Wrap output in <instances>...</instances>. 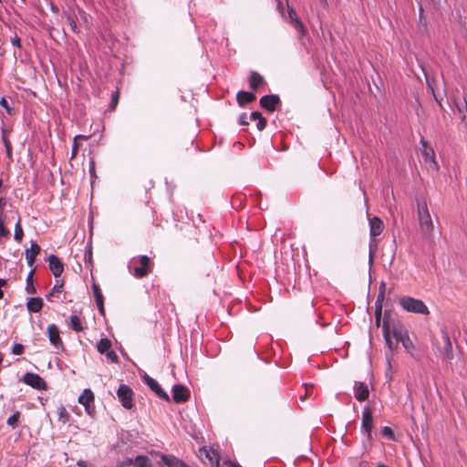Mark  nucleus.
Listing matches in <instances>:
<instances>
[{
    "mask_svg": "<svg viewBox=\"0 0 467 467\" xmlns=\"http://www.w3.org/2000/svg\"><path fill=\"white\" fill-rule=\"evenodd\" d=\"M7 284L6 280L0 278V299L4 297V292L2 291V287L5 286Z\"/></svg>",
    "mask_w": 467,
    "mask_h": 467,
    "instance_id": "nucleus-52",
    "label": "nucleus"
},
{
    "mask_svg": "<svg viewBox=\"0 0 467 467\" xmlns=\"http://www.w3.org/2000/svg\"><path fill=\"white\" fill-rule=\"evenodd\" d=\"M94 394L93 392L87 389L83 391V393L78 397V402L82 404L86 411L91 415L94 411Z\"/></svg>",
    "mask_w": 467,
    "mask_h": 467,
    "instance_id": "nucleus-14",
    "label": "nucleus"
},
{
    "mask_svg": "<svg viewBox=\"0 0 467 467\" xmlns=\"http://www.w3.org/2000/svg\"><path fill=\"white\" fill-rule=\"evenodd\" d=\"M63 16H65L67 17V23L71 28V30L76 33V34H78L79 33V30L78 28V26H77V17L76 16L67 12V11H64L63 12Z\"/></svg>",
    "mask_w": 467,
    "mask_h": 467,
    "instance_id": "nucleus-26",
    "label": "nucleus"
},
{
    "mask_svg": "<svg viewBox=\"0 0 467 467\" xmlns=\"http://www.w3.org/2000/svg\"><path fill=\"white\" fill-rule=\"evenodd\" d=\"M5 204H6V199L1 197L0 198V209H3L5 206Z\"/></svg>",
    "mask_w": 467,
    "mask_h": 467,
    "instance_id": "nucleus-58",
    "label": "nucleus"
},
{
    "mask_svg": "<svg viewBox=\"0 0 467 467\" xmlns=\"http://www.w3.org/2000/svg\"><path fill=\"white\" fill-rule=\"evenodd\" d=\"M143 380L159 398L164 400L167 402L171 401L170 396L161 389L160 384L154 379L145 374L143 376Z\"/></svg>",
    "mask_w": 467,
    "mask_h": 467,
    "instance_id": "nucleus-12",
    "label": "nucleus"
},
{
    "mask_svg": "<svg viewBox=\"0 0 467 467\" xmlns=\"http://www.w3.org/2000/svg\"><path fill=\"white\" fill-rule=\"evenodd\" d=\"M2 139H3V142L5 144V150H6V155L8 157V159L12 161V146H11L10 141L8 140V139L5 136V130H3Z\"/></svg>",
    "mask_w": 467,
    "mask_h": 467,
    "instance_id": "nucleus-35",
    "label": "nucleus"
},
{
    "mask_svg": "<svg viewBox=\"0 0 467 467\" xmlns=\"http://www.w3.org/2000/svg\"><path fill=\"white\" fill-rule=\"evenodd\" d=\"M96 304H97L99 313L102 316H104L105 315L104 299L97 300Z\"/></svg>",
    "mask_w": 467,
    "mask_h": 467,
    "instance_id": "nucleus-47",
    "label": "nucleus"
},
{
    "mask_svg": "<svg viewBox=\"0 0 467 467\" xmlns=\"http://www.w3.org/2000/svg\"><path fill=\"white\" fill-rule=\"evenodd\" d=\"M23 381L38 390H46L47 389V384L38 374L26 372L23 377Z\"/></svg>",
    "mask_w": 467,
    "mask_h": 467,
    "instance_id": "nucleus-7",
    "label": "nucleus"
},
{
    "mask_svg": "<svg viewBox=\"0 0 467 467\" xmlns=\"http://www.w3.org/2000/svg\"><path fill=\"white\" fill-rule=\"evenodd\" d=\"M0 105L5 109L6 112L8 114H11L12 113V108L9 107V104L7 102V100L5 99V98H2L0 99Z\"/></svg>",
    "mask_w": 467,
    "mask_h": 467,
    "instance_id": "nucleus-43",
    "label": "nucleus"
},
{
    "mask_svg": "<svg viewBox=\"0 0 467 467\" xmlns=\"http://www.w3.org/2000/svg\"><path fill=\"white\" fill-rule=\"evenodd\" d=\"M200 458L210 467H219L220 457L217 451L213 449L202 448L200 450Z\"/></svg>",
    "mask_w": 467,
    "mask_h": 467,
    "instance_id": "nucleus-9",
    "label": "nucleus"
},
{
    "mask_svg": "<svg viewBox=\"0 0 467 467\" xmlns=\"http://www.w3.org/2000/svg\"><path fill=\"white\" fill-rule=\"evenodd\" d=\"M381 434L392 441H395V434L390 427H388V426L383 427L381 430Z\"/></svg>",
    "mask_w": 467,
    "mask_h": 467,
    "instance_id": "nucleus-38",
    "label": "nucleus"
},
{
    "mask_svg": "<svg viewBox=\"0 0 467 467\" xmlns=\"http://www.w3.org/2000/svg\"><path fill=\"white\" fill-rule=\"evenodd\" d=\"M355 398L358 401L366 400L369 396L368 385L364 382L356 381L354 384Z\"/></svg>",
    "mask_w": 467,
    "mask_h": 467,
    "instance_id": "nucleus-18",
    "label": "nucleus"
},
{
    "mask_svg": "<svg viewBox=\"0 0 467 467\" xmlns=\"http://www.w3.org/2000/svg\"><path fill=\"white\" fill-rule=\"evenodd\" d=\"M130 465H134V459L127 458L122 462H120L117 467H128Z\"/></svg>",
    "mask_w": 467,
    "mask_h": 467,
    "instance_id": "nucleus-44",
    "label": "nucleus"
},
{
    "mask_svg": "<svg viewBox=\"0 0 467 467\" xmlns=\"http://www.w3.org/2000/svg\"><path fill=\"white\" fill-rule=\"evenodd\" d=\"M382 316V305L375 304V324L377 327L380 326Z\"/></svg>",
    "mask_w": 467,
    "mask_h": 467,
    "instance_id": "nucleus-34",
    "label": "nucleus"
},
{
    "mask_svg": "<svg viewBox=\"0 0 467 467\" xmlns=\"http://www.w3.org/2000/svg\"><path fill=\"white\" fill-rule=\"evenodd\" d=\"M150 454L156 457H160L161 462H159L161 467H189L183 461L175 457L174 455L161 454V452L151 451Z\"/></svg>",
    "mask_w": 467,
    "mask_h": 467,
    "instance_id": "nucleus-8",
    "label": "nucleus"
},
{
    "mask_svg": "<svg viewBox=\"0 0 467 467\" xmlns=\"http://www.w3.org/2000/svg\"><path fill=\"white\" fill-rule=\"evenodd\" d=\"M23 237H24V231H23V228L21 226V219L20 217H18V220L15 225V234H14V239L17 242V243H20L22 240H23Z\"/></svg>",
    "mask_w": 467,
    "mask_h": 467,
    "instance_id": "nucleus-28",
    "label": "nucleus"
},
{
    "mask_svg": "<svg viewBox=\"0 0 467 467\" xmlns=\"http://www.w3.org/2000/svg\"><path fill=\"white\" fill-rule=\"evenodd\" d=\"M385 298V294L383 293V291H379V295H378V297H377V300H376V303L375 304H379V305H382V302Z\"/></svg>",
    "mask_w": 467,
    "mask_h": 467,
    "instance_id": "nucleus-50",
    "label": "nucleus"
},
{
    "mask_svg": "<svg viewBox=\"0 0 467 467\" xmlns=\"http://www.w3.org/2000/svg\"><path fill=\"white\" fill-rule=\"evenodd\" d=\"M438 344V349L440 353L448 361H451L453 359L452 345L447 331L441 330V341Z\"/></svg>",
    "mask_w": 467,
    "mask_h": 467,
    "instance_id": "nucleus-6",
    "label": "nucleus"
},
{
    "mask_svg": "<svg viewBox=\"0 0 467 467\" xmlns=\"http://www.w3.org/2000/svg\"><path fill=\"white\" fill-rule=\"evenodd\" d=\"M92 290H93L95 301L104 299L99 285L94 283L92 285Z\"/></svg>",
    "mask_w": 467,
    "mask_h": 467,
    "instance_id": "nucleus-39",
    "label": "nucleus"
},
{
    "mask_svg": "<svg viewBox=\"0 0 467 467\" xmlns=\"http://www.w3.org/2000/svg\"><path fill=\"white\" fill-rule=\"evenodd\" d=\"M224 463L227 464L229 467H242L240 464L231 461H227Z\"/></svg>",
    "mask_w": 467,
    "mask_h": 467,
    "instance_id": "nucleus-54",
    "label": "nucleus"
},
{
    "mask_svg": "<svg viewBox=\"0 0 467 467\" xmlns=\"http://www.w3.org/2000/svg\"><path fill=\"white\" fill-rule=\"evenodd\" d=\"M262 117H263L262 114L258 111H254L250 115V119L253 120H258Z\"/></svg>",
    "mask_w": 467,
    "mask_h": 467,
    "instance_id": "nucleus-51",
    "label": "nucleus"
},
{
    "mask_svg": "<svg viewBox=\"0 0 467 467\" xmlns=\"http://www.w3.org/2000/svg\"><path fill=\"white\" fill-rule=\"evenodd\" d=\"M416 204L420 233L424 239L430 240L432 237L434 225L427 202L425 198L418 196L416 197Z\"/></svg>",
    "mask_w": 467,
    "mask_h": 467,
    "instance_id": "nucleus-2",
    "label": "nucleus"
},
{
    "mask_svg": "<svg viewBox=\"0 0 467 467\" xmlns=\"http://www.w3.org/2000/svg\"><path fill=\"white\" fill-rule=\"evenodd\" d=\"M256 99L255 95L253 92L240 90L236 94V101L240 107H244Z\"/></svg>",
    "mask_w": 467,
    "mask_h": 467,
    "instance_id": "nucleus-20",
    "label": "nucleus"
},
{
    "mask_svg": "<svg viewBox=\"0 0 467 467\" xmlns=\"http://www.w3.org/2000/svg\"><path fill=\"white\" fill-rule=\"evenodd\" d=\"M49 269L55 277H59L64 271V265L56 254H50L47 258Z\"/></svg>",
    "mask_w": 467,
    "mask_h": 467,
    "instance_id": "nucleus-16",
    "label": "nucleus"
},
{
    "mask_svg": "<svg viewBox=\"0 0 467 467\" xmlns=\"http://www.w3.org/2000/svg\"><path fill=\"white\" fill-rule=\"evenodd\" d=\"M64 282L57 281L56 285L53 286L52 290L47 295V299L48 301H52V297L55 296L56 294L61 293L63 291Z\"/></svg>",
    "mask_w": 467,
    "mask_h": 467,
    "instance_id": "nucleus-30",
    "label": "nucleus"
},
{
    "mask_svg": "<svg viewBox=\"0 0 467 467\" xmlns=\"http://www.w3.org/2000/svg\"><path fill=\"white\" fill-rule=\"evenodd\" d=\"M404 347V348L409 352L411 353L412 350L415 348L412 341L410 340L409 335L405 336V337L400 341Z\"/></svg>",
    "mask_w": 467,
    "mask_h": 467,
    "instance_id": "nucleus-37",
    "label": "nucleus"
},
{
    "mask_svg": "<svg viewBox=\"0 0 467 467\" xmlns=\"http://www.w3.org/2000/svg\"><path fill=\"white\" fill-rule=\"evenodd\" d=\"M21 413L19 411H16L13 415H11L7 420V424L10 425L13 429L18 426V421Z\"/></svg>",
    "mask_w": 467,
    "mask_h": 467,
    "instance_id": "nucleus-32",
    "label": "nucleus"
},
{
    "mask_svg": "<svg viewBox=\"0 0 467 467\" xmlns=\"http://www.w3.org/2000/svg\"><path fill=\"white\" fill-rule=\"evenodd\" d=\"M399 303L400 306L407 312L425 316H428L430 314L428 306L420 299L405 296L400 298Z\"/></svg>",
    "mask_w": 467,
    "mask_h": 467,
    "instance_id": "nucleus-4",
    "label": "nucleus"
},
{
    "mask_svg": "<svg viewBox=\"0 0 467 467\" xmlns=\"http://www.w3.org/2000/svg\"><path fill=\"white\" fill-rule=\"evenodd\" d=\"M249 88L256 91L260 87L265 85V78L256 71H251L248 78Z\"/></svg>",
    "mask_w": 467,
    "mask_h": 467,
    "instance_id": "nucleus-19",
    "label": "nucleus"
},
{
    "mask_svg": "<svg viewBox=\"0 0 467 467\" xmlns=\"http://www.w3.org/2000/svg\"><path fill=\"white\" fill-rule=\"evenodd\" d=\"M78 151V144L77 140H74L73 146H72V153H71V159L75 158Z\"/></svg>",
    "mask_w": 467,
    "mask_h": 467,
    "instance_id": "nucleus-49",
    "label": "nucleus"
},
{
    "mask_svg": "<svg viewBox=\"0 0 467 467\" xmlns=\"http://www.w3.org/2000/svg\"><path fill=\"white\" fill-rule=\"evenodd\" d=\"M12 43L14 46H16L18 47H21V40L20 38L16 35L15 37L12 39Z\"/></svg>",
    "mask_w": 467,
    "mask_h": 467,
    "instance_id": "nucleus-53",
    "label": "nucleus"
},
{
    "mask_svg": "<svg viewBox=\"0 0 467 467\" xmlns=\"http://www.w3.org/2000/svg\"><path fill=\"white\" fill-rule=\"evenodd\" d=\"M78 465H79V466H82V465H84V462H82V461H79V462H78Z\"/></svg>",
    "mask_w": 467,
    "mask_h": 467,
    "instance_id": "nucleus-64",
    "label": "nucleus"
},
{
    "mask_svg": "<svg viewBox=\"0 0 467 467\" xmlns=\"http://www.w3.org/2000/svg\"><path fill=\"white\" fill-rule=\"evenodd\" d=\"M266 123H267L266 119L262 117L258 119L256 127L259 130H264L266 127Z\"/></svg>",
    "mask_w": 467,
    "mask_h": 467,
    "instance_id": "nucleus-42",
    "label": "nucleus"
},
{
    "mask_svg": "<svg viewBox=\"0 0 467 467\" xmlns=\"http://www.w3.org/2000/svg\"><path fill=\"white\" fill-rule=\"evenodd\" d=\"M44 306L43 300L41 297H31L28 299L26 303V308L29 312L37 313L39 312Z\"/></svg>",
    "mask_w": 467,
    "mask_h": 467,
    "instance_id": "nucleus-22",
    "label": "nucleus"
},
{
    "mask_svg": "<svg viewBox=\"0 0 467 467\" xmlns=\"http://www.w3.org/2000/svg\"><path fill=\"white\" fill-rule=\"evenodd\" d=\"M85 262L88 263L90 265H93V257H92V244L89 242L85 248Z\"/></svg>",
    "mask_w": 467,
    "mask_h": 467,
    "instance_id": "nucleus-33",
    "label": "nucleus"
},
{
    "mask_svg": "<svg viewBox=\"0 0 467 467\" xmlns=\"http://www.w3.org/2000/svg\"><path fill=\"white\" fill-rule=\"evenodd\" d=\"M154 264L148 255H139L133 257L129 265L130 273L136 278H143L153 270Z\"/></svg>",
    "mask_w": 467,
    "mask_h": 467,
    "instance_id": "nucleus-3",
    "label": "nucleus"
},
{
    "mask_svg": "<svg viewBox=\"0 0 467 467\" xmlns=\"http://www.w3.org/2000/svg\"><path fill=\"white\" fill-rule=\"evenodd\" d=\"M50 9H51V11H52L53 13H55V14H57V13L59 12L58 7H57V5H55L54 4H51V5H50Z\"/></svg>",
    "mask_w": 467,
    "mask_h": 467,
    "instance_id": "nucleus-57",
    "label": "nucleus"
},
{
    "mask_svg": "<svg viewBox=\"0 0 467 467\" xmlns=\"http://www.w3.org/2000/svg\"><path fill=\"white\" fill-rule=\"evenodd\" d=\"M321 4L323 5H327V0H320Z\"/></svg>",
    "mask_w": 467,
    "mask_h": 467,
    "instance_id": "nucleus-63",
    "label": "nucleus"
},
{
    "mask_svg": "<svg viewBox=\"0 0 467 467\" xmlns=\"http://www.w3.org/2000/svg\"><path fill=\"white\" fill-rule=\"evenodd\" d=\"M464 109H466L467 111V101L464 99V105H463ZM462 120L465 121V125L467 127V117L465 115L462 116Z\"/></svg>",
    "mask_w": 467,
    "mask_h": 467,
    "instance_id": "nucleus-59",
    "label": "nucleus"
},
{
    "mask_svg": "<svg viewBox=\"0 0 467 467\" xmlns=\"http://www.w3.org/2000/svg\"><path fill=\"white\" fill-rule=\"evenodd\" d=\"M361 429L367 434L368 440L372 439L373 415L369 407H365L362 412Z\"/></svg>",
    "mask_w": 467,
    "mask_h": 467,
    "instance_id": "nucleus-11",
    "label": "nucleus"
},
{
    "mask_svg": "<svg viewBox=\"0 0 467 467\" xmlns=\"http://www.w3.org/2000/svg\"><path fill=\"white\" fill-rule=\"evenodd\" d=\"M117 396L125 409L130 410L133 407L134 392L130 387L121 384L117 390Z\"/></svg>",
    "mask_w": 467,
    "mask_h": 467,
    "instance_id": "nucleus-5",
    "label": "nucleus"
},
{
    "mask_svg": "<svg viewBox=\"0 0 467 467\" xmlns=\"http://www.w3.org/2000/svg\"><path fill=\"white\" fill-rule=\"evenodd\" d=\"M368 216L369 214L368 213ZM369 221V234L372 238L379 235L384 230V223L378 216L368 217Z\"/></svg>",
    "mask_w": 467,
    "mask_h": 467,
    "instance_id": "nucleus-17",
    "label": "nucleus"
},
{
    "mask_svg": "<svg viewBox=\"0 0 467 467\" xmlns=\"http://www.w3.org/2000/svg\"><path fill=\"white\" fill-rule=\"evenodd\" d=\"M71 328L76 332H81L84 330V327L79 319V317L76 315L70 317Z\"/></svg>",
    "mask_w": 467,
    "mask_h": 467,
    "instance_id": "nucleus-29",
    "label": "nucleus"
},
{
    "mask_svg": "<svg viewBox=\"0 0 467 467\" xmlns=\"http://www.w3.org/2000/svg\"><path fill=\"white\" fill-rule=\"evenodd\" d=\"M382 333L389 348L390 350H394L398 347L399 342L408 335V330L404 325L400 322H394L391 325L388 314L385 313L382 324Z\"/></svg>",
    "mask_w": 467,
    "mask_h": 467,
    "instance_id": "nucleus-1",
    "label": "nucleus"
},
{
    "mask_svg": "<svg viewBox=\"0 0 467 467\" xmlns=\"http://www.w3.org/2000/svg\"><path fill=\"white\" fill-rule=\"evenodd\" d=\"M36 269H32L27 276H26V291L27 294H35L36 292V287L34 286V275H35Z\"/></svg>",
    "mask_w": 467,
    "mask_h": 467,
    "instance_id": "nucleus-24",
    "label": "nucleus"
},
{
    "mask_svg": "<svg viewBox=\"0 0 467 467\" xmlns=\"http://www.w3.org/2000/svg\"><path fill=\"white\" fill-rule=\"evenodd\" d=\"M111 345V341L109 338L104 337L99 341L97 349L100 354H104L110 350Z\"/></svg>",
    "mask_w": 467,
    "mask_h": 467,
    "instance_id": "nucleus-25",
    "label": "nucleus"
},
{
    "mask_svg": "<svg viewBox=\"0 0 467 467\" xmlns=\"http://www.w3.org/2000/svg\"><path fill=\"white\" fill-rule=\"evenodd\" d=\"M58 420L63 422L67 423L69 420L70 415L66 410L64 406H60L58 409Z\"/></svg>",
    "mask_w": 467,
    "mask_h": 467,
    "instance_id": "nucleus-31",
    "label": "nucleus"
},
{
    "mask_svg": "<svg viewBox=\"0 0 467 467\" xmlns=\"http://www.w3.org/2000/svg\"><path fill=\"white\" fill-rule=\"evenodd\" d=\"M288 15H289V18L291 19V21H293L295 23L296 29L300 32H304L305 31L304 25L298 19V16L296 15V11L294 9H290V11L288 12Z\"/></svg>",
    "mask_w": 467,
    "mask_h": 467,
    "instance_id": "nucleus-27",
    "label": "nucleus"
},
{
    "mask_svg": "<svg viewBox=\"0 0 467 467\" xmlns=\"http://www.w3.org/2000/svg\"><path fill=\"white\" fill-rule=\"evenodd\" d=\"M107 358L111 361V362H114V363H118L119 362V357L118 355L116 354L115 351L113 350H109L108 352L105 353Z\"/></svg>",
    "mask_w": 467,
    "mask_h": 467,
    "instance_id": "nucleus-41",
    "label": "nucleus"
},
{
    "mask_svg": "<svg viewBox=\"0 0 467 467\" xmlns=\"http://www.w3.org/2000/svg\"><path fill=\"white\" fill-rule=\"evenodd\" d=\"M40 246L36 243H32L30 248L26 250L25 255L29 266L34 265L36 257L40 254Z\"/></svg>",
    "mask_w": 467,
    "mask_h": 467,
    "instance_id": "nucleus-21",
    "label": "nucleus"
},
{
    "mask_svg": "<svg viewBox=\"0 0 467 467\" xmlns=\"http://www.w3.org/2000/svg\"><path fill=\"white\" fill-rule=\"evenodd\" d=\"M172 400L175 403H183L190 399V390L182 384H176L172 387Z\"/></svg>",
    "mask_w": 467,
    "mask_h": 467,
    "instance_id": "nucleus-13",
    "label": "nucleus"
},
{
    "mask_svg": "<svg viewBox=\"0 0 467 467\" xmlns=\"http://www.w3.org/2000/svg\"><path fill=\"white\" fill-rule=\"evenodd\" d=\"M74 139H75V140H88V137L84 136V135H78Z\"/></svg>",
    "mask_w": 467,
    "mask_h": 467,
    "instance_id": "nucleus-60",
    "label": "nucleus"
},
{
    "mask_svg": "<svg viewBox=\"0 0 467 467\" xmlns=\"http://www.w3.org/2000/svg\"><path fill=\"white\" fill-rule=\"evenodd\" d=\"M89 173H90L91 178H95L96 177L95 161H94V160H91L90 162H89Z\"/></svg>",
    "mask_w": 467,
    "mask_h": 467,
    "instance_id": "nucleus-48",
    "label": "nucleus"
},
{
    "mask_svg": "<svg viewBox=\"0 0 467 467\" xmlns=\"http://www.w3.org/2000/svg\"><path fill=\"white\" fill-rule=\"evenodd\" d=\"M432 94H433L435 100L438 102L439 106L441 107V109H443V106L441 104V99L437 98L433 89H432Z\"/></svg>",
    "mask_w": 467,
    "mask_h": 467,
    "instance_id": "nucleus-56",
    "label": "nucleus"
},
{
    "mask_svg": "<svg viewBox=\"0 0 467 467\" xmlns=\"http://www.w3.org/2000/svg\"><path fill=\"white\" fill-rule=\"evenodd\" d=\"M421 144H422V156L424 158V161H431L432 162H434V150L433 149L428 145V143L424 140H421Z\"/></svg>",
    "mask_w": 467,
    "mask_h": 467,
    "instance_id": "nucleus-23",
    "label": "nucleus"
},
{
    "mask_svg": "<svg viewBox=\"0 0 467 467\" xmlns=\"http://www.w3.org/2000/svg\"><path fill=\"white\" fill-rule=\"evenodd\" d=\"M259 104L262 109L273 112L281 105V99L278 95H265L260 99Z\"/></svg>",
    "mask_w": 467,
    "mask_h": 467,
    "instance_id": "nucleus-10",
    "label": "nucleus"
},
{
    "mask_svg": "<svg viewBox=\"0 0 467 467\" xmlns=\"http://www.w3.org/2000/svg\"><path fill=\"white\" fill-rule=\"evenodd\" d=\"M239 124L242 125V126H246V125L249 124L248 117H247L246 113L241 114V116L239 118Z\"/></svg>",
    "mask_w": 467,
    "mask_h": 467,
    "instance_id": "nucleus-46",
    "label": "nucleus"
},
{
    "mask_svg": "<svg viewBox=\"0 0 467 467\" xmlns=\"http://www.w3.org/2000/svg\"><path fill=\"white\" fill-rule=\"evenodd\" d=\"M385 290H386V285L384 282H381V284L379 285V291H383V293L385 294Z\"/></svg>",
    "mask_w": 467,
    "mask_h": 467,
    "instance_id": "nucleus-61",
    "label": "nucleus"
},
{
    "mask_svg": "<svg viewBox=\"0 0 467 467\" xmlns=\"http://www.w3.org/2000/svg\"><path fill=\"white\" fill-rule=\"evenodd\" d=\"M432 94H433L435 100L438 102L439 106L441 107V109H443V106L441 104V99L437 98L433 89H432Z\"/></svg>",
    "mask_w": 467,
    "mask_h": 467,
    "instance_id": "nucleus-55",
    "label": "nucleus"
},
{
    "mask_svg": "<svg viewBox=\"0 0 467 467\" xmlns=\"http://www.w3.org/2000/svg\"><path fill=\"white\" fill-rule=\"evenodd\" d=\"M9 235L10 231L5 227V225L0 223V237H8Z\"/></svg>",
    "mask_w": 467,
    "mask_h": 467,
    "instance_id": "nucleus-45",
    "label": "nucleus"
},
{
    "mask_svg": "<svg viewBox=\"0 0 467 467\" xmlns=\"http://www.w3.org/2000/svg\"><path fill=\"white\" fill-rule=\"evenodd\" d=\"M47 334L50 343L56 348L64 350V344L60 337L59 329L55 324H51L48 326Z\"/></svg>",
    "mask_w": 467,
    "mask_h": 467,
    "instance_id": "nucleus-15",
    "label": "nucleus"
},
{
    "mask_svg": "<svg viewBox=\"0 0 467 467\" xmlns=\"http://www.w3.org/2000/svg\"><path fill=\"white\" fill-rule=\"evenodd\" d=\"M5 217L0 215V223H2L3 225H5Z\"/></svg>",
    "mask_w": 467,
    "mask_h": 467,
    "instance_id": "nucleus-62",
    "label": "nucleus"
},
{
    "mask_svg": "<svg viewBox=\"0 0 467 467\" xmlns=\"http://www.w3.org/2000/svg\"><path fill=\"white\" fill-rule=\"evenodd\" d=\"M119 92L117 89L116 91L112 92V94H111V101L109 105V110H114L116 109L118 102H119Z\"/></svg>",
    "mask_w": 467,
    "mask_h": 467,
    "instance_id": "nucleus-36",
    "label": "nucleus"
},
{
    "mask_svg": "<svg viewBox=\"0 0 467 467\" xmlns=\"http://www.w3.org/2000/svg\"><path fill=\"white\" fill-rule=\"evenodd\" d=\"M24 346L22 344L16 343L13 346L12 353L14 355H21L24 353Z\"/></svg>",
    "mask_w": 467,
    "mask_h": 467,
    "instance_id": "nucleus-40",
    "label": "nucleus"
}]
</instances>
